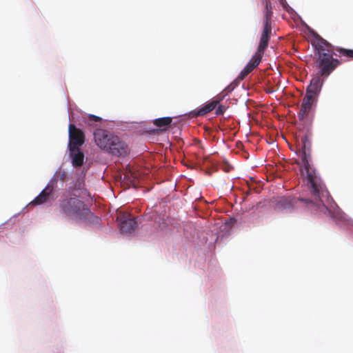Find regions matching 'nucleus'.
Listing matches in <instances>:
<instances>
[{
  "label": "nucleus",
  "mask_w": 353,
  "mask_h": 353,
  "mask_svg": "<svg viewBox=\"0 0 353 353\" xmlns=\"http://www.w3.org/2000/svg\"><path fill=\"white\" fill-rule=\"evenodd\" d=\"M244 182L246 183V185L248 188V190L246 192V194H250L251 190H255L256 187L254 185V184L252 182V183H250L248 182V181H246L245 179H244Z\"/></svg>",
  "instance_id": "21"
},
{
  "label": "nucleus",
  "mask_w": 353,
  "mask_h": 353,
  "mask_svg": "<svg viewBox=\"0 0 353 353\" xmlns=\"http://www.w3.org/2000/svg\"><path fill=\"white\" fill-rule=\"evenodd\" d=\"M70 154L72 157V162L74 166L80 167L83 165L84 160V154L82 152L79 150V148H77V150L70 152Z\"/></svg>",
  "instance_id": "15"
},
{
  "label": "nucleus",
  "mask_w": 353,
  "mask_h": 353,
  "mask_svg": "<svg viewBox=\"0 0 353 353\" xmlns=\"http://www.w3.org/2000/svg\"><path fill=\"white\" fill-rule=\"evenodd\" d=\"M129 178H130L129 174L128 173H125L124 174V179H129Z\"/></svg>",
  "instance_id": "23"
},
{
  "label": "nucleus",
  "mask_w": 353,
  "mask_h": 353,
  "mask_svg": "<svg viewBox=\"0 0 353 353\" xmlns=\"http://www.w3.org/2000/svg\"><path fill=\"white\" fill-rule=\"evenodd\" d=\"M250 180H251L252 181L254 180V179H253L252 177H250Z\"/></svg>",
  "instance_id": "27"
},
{
  "label": "nucleus",
  "mask_w": 353,
  "mask_h": 353,
  "mask_svg": "<svg viewBox=\"0 0 353 353\" xmlns=\"http://www.w3.org/2000/svg\"><path fill=\"white\" fill-rule=\"evenodd\" d=\"M223 169H224V170H225V172H229V171H230V169H229L228 166H227V167H226V166H225V167H224V168H223Z\"/></svg>",
  "instance_id": "24"
},
{
  "label": "nucleus",
  "mask_w": 353,
  "mask_h": 353,
  "mask_svg": "<svg viewBox=\"0 0 353 353\" xmlns=\"http://www.w3.org/2000/svg\"><path fill=\"white\" fill-rule=\"evenodd\" d=\"M243 80V71H241L238 77L234 80L223 91V95H227L228 93L231 92L239 83V81Z\"/></svg>",
  "instance_id": "17"
},
{
  "label": "nucleus",
  "mask_w": 353,
  "mask_h": 353,
  "mask_svg": "<svg viewBox=\"0 0 353 353\" xmlns=\"http://www.w3.org/2000/svg\"><path fill=\"white\" fill-rule=\"evenodd\" d=\"M53 186L47 185L46 187L40 192V194L30 203L34 205H41L47 202L50 196L52 193Z\"/></svg>",
  "instance_id": "11"
},
{
  "label": "nucleus",
  "mask_w": 353,
  "mask_h": 353,
  "mask_svg": "<svg viewBox=\"0 0 353 353\" xmlns=\"http://www.w3.org/2000/svg\"><path fill=\"white\" fill-rule=\"evenodd\" d=\"M290 206H291L290 201L288 199H285V198L281 199L277 204V208L279 209H285V208H290Z\"/></svg>",
  "instance_id": "19"
},
{
  "label": "nucleus",
  "mask_w": 353,
  "mask_h": 353,
  "mask_svg": "<svg viewBox=\"0 0 353 353\" xmlns=\"http://www.w3.org/2000/svg\"><path fill=\"white\" fill-rule=\"evenodd\" d=\"M106 152L116 157H125L130 153V148L125 141L114 135L110 139Z\"/></svg>",
  "instance_id": "5"
},
{
  "label": "nucleus",
  "mask_w": 353,
  "mask_h": 353,
  "mask_svg": "<svg viewBox=\"0 0 353 353\" xmlns=\"http://www.w3.org/2000/svg\"><path fill=\"white\" fill-rule=\"evenodd\" d=\"M322 84V80L319 77L313 78L311 80L310 85L307 88L306 92L317 97L321 90Z\"/></svg>",
  "instance_id": "12"
},
{
  "label": "nucleus",
  "mask_w": 353,
  "mask_h": 353,
  "mask_svg": "<svg viewBox=\"0 0 353 353\" xmlns=\"http://www.w3.org/2000/svg\"><path fill=\"white\" fill-rule=\"evenodd\" d=\"M299 154L301 158L303 169L305 171V179L307 188L310 190L312 199L299 198V200L305 203L306 206L313 212L322 213L333 219H339L340 214L329 209L324 203V199L328 195L325 185L317 175L316 170L310 163L311 158V143L307 134L300 136L298 139Z\"/></svg>",
  "instance_id": "1"
},
{
  "label": "nucleus",
  "mask_w": 353,
  "mask_h": 353,
  "mask_svg": "<svg viewBox=\"0 0 353 353\" xmlns=\"http://www.w3.org/2000/svg\"><path fill=\"white\" fill-rule=\"evenodd\" d=\"M271 2L270 0H263V3Z\"/></svg>",
  "instance_id": "25"
},
{
  "label": "nucleus",
  "mask_w": 353,
  "mask_h": 353,
  "mask_svg": "<svg viewBox=\"0 0 353 353\" xmlns=\"http://www.w3.org/2000/svg\"><path fill=\"white\" fill-rule=\"evenodd\" d=\"M219 103L218 100H214L205 104L194 112V117L203 116L214 110Z\"/></svg>",
  "instance_id": "13"
},
{
  "label": "nucleus",
  "mask_w": 353,
  "mask_h": 353,
  "mask_svg": "<svg viewBox=\"0 0 353 353\" xmlns=\"http://www.w3.org/2000/svg\"><path fill=\"white\" fill-rule=\"evenodd\" d=\"M237 219L234 217H230L228 219L225 220V225L227 228H231L236 223Z\"/></svg>",
  "instance_id": "20"
},
{
  "label": "nucleus",
  "mask_w": 353,
  "mask_h": 353,
  "mask_svg": "<svg viewBox=\"0 0 353 353\" xmlns=\"http://www.w3.org/2000/svg\"><path fill=\"white\" fill-rule=\"evenodd\" d=\"M263 4L265 5V9L263 10L265 20L260 39L270 41L272 34V18L273 16L272 6L271 2L263 3Z\"/></svg>",
  "instance_id": "7"
},
{
  "label": "nucleus",
  "mask_w": 353,
  "mask_h": 353,
  "mask_svg": "<svg viewBox=\"0 0 353 353\" xmlns=\"http://www.w3.org/2000/svg\"><path fill=\"white\" fill-rule=\"evenodd\" d=\"M172 118L166 117L156 119L154 120L153 123L155 126L159 128L160 130H166L171 125Z\"/></svg>",
  "instance_id": "14"
},
{
  "label": "nucleus",
  "mask_w": 353,
  "mask_h": 353,
  "mask_svg": "<svg viewBox=\"0 0 353 353\" xmlns=\"http://www.w3.org/2000/svg\"><path fill=\"white\" fill-rule=\"evenodd\" d=\"M243 158L245 159V158H248V157L245 155V152L244 151V156H243Z\"/></svg>",
  "instance_id": "26"
},
{
  "label": "nucleus",
  "mask_w": 353,
  "mask_h": 353,
  "mask_svg": "<svg viewBox=\"0 0 353 353\" xmlns=\"http://www.w3.org/2000/svg\"><path fill=\"white\" fill-rule=\"evenodd\" d=\"M224 112V108L222 105H220L218 107L217 109H216L215 114L216 115H221Z\"/></svg>",
  "instance_id": "22"
},
{
  "label": "nucleus",
  "mask_w": 353,
  "mask_h": 353,
  "mask_svg": "<svg viewBox=\"0 0 353 353\" xmlns=\"http://www.w3.org/2000/svg\"><path fill=\"white\" fill-rule=\"evenodd\" d=\"M101 121L102 119L101 117L94 114H89L85 122L90 126H94V123H101Z\"/></svg>",
  "instance_id": "18"
},
{
  "label": "nucleus",
  "mask_w": 353,
  "mask_h": 353,
  "mask_svg": "<svg viewBox=\"0 0 353 353\" xmlns=\"http://www.w3.org/2000/svg\"><path fill=\"white\" fill-rule=\"evenodd\" d=\"M93 135L96 144L105 152L110 143V139L114 136L108 131L101 128H97L94 131Z\"/></svg>",
  "instance_id": "8"
},
{
  "label": "nucleus",
  "mask_w": 353,
  "mask_h": 353,
  "mask_svg": "<svg viewBox=\"0 0 353 353\" xmlns=\"http://www.w3.org/2000/svg\"><path fill=\"white\" fill-rule=\"evenodd\" d=\"M316 98L317 97L306 92L303 99L300 111L298 113L299 120L302 121L307 117L312 107L316 103Z\"/></svg>",
  "instance_id": "9"
},
{
  "label": "nucleus",
  "mask_w": 353,
  "mask_h": 353,
  "mask_svg": "<svg viewBox=\"0 0 353 353\" xmlns=\"http://www.w3.org/2000/svg\"><path fill=\"white\" fill-rule=\"evenodd\" d=\"M312 45L314 48V61L319 70V74L327 77L341 64V61L333 57V46L319 34L314 36Z\"/></svg>",
  "instance_id": "2"
},
{
  "label": "nucleus",
  "mask_w": 353,
  "mask_h": 353,
  "mask_svg": "<svg viewBox=\"0 0 353 353\" xmlns=\"http://www.w3.org/2000/svg\"><path fill=\"white\" fill-rule=\"evenodd\" d=\"M334 50L335 51L334 54L336 56L345 57L353 59V50L336 47V48H334Z\"/></svg>",
  "instance_id": "16"
},
{
  "label": "nucleus",
  "mask_w": 353,
  "mask_h": 353,
  "mask_svg": "<svg viewBox=\"0 0 353 353\" xmlns=\"http://www.w3.org/2000/svg\"><path fill=\"white\" fill-rule=\"evenodd\" d=\"M69 132V149L70 152L77 150L79 146L85 142L84 132L74 124L70 123L68 126Z\"/></svg>",
  "instance_id": "6"
},
{
  "label": "nucleus",
  "mask_w": 353,
  "mask_h": 353,
  "mask_svg": "<svg viewBox=\"0 0 353 353\" xmlns=\"http://www.w3.org/2000/svg\"><path fill=\"white\" fill-rule=\"evenodd\" d=\"M119 218L120 219V230L123 233L131 234L134 231L137 226L134 218L125 214L120 215Z\"/></svg>",
  "instance_id": "10"
},
{
  "label": "nucleus",
  "mask_w": 353,
  "mask_h": 353,
  "mask_svg": "<svg viewBox=\"0 0 353 353\" xmlns=\"http://www.w3.org/2000/svg\"><path fill=\"white\" fill-rule=\"evenodd\" d=\"M269 41H270L260 39L256 52L244 67V77L251 73L260 64L265 51L268 46Z\"/></svg>",
  "instance_id": "4"
},
{
  "label": "nucleus",
  "mask_w": 353,
  "mask_h": 353,
  "mask_svg": "<svg viewBox=\"0 0 353 353\" xmlns=\"http://www.w3.org/2000/svg\"><path fill=\"white\" fill-rule=\"evenodd\" d=\"M59 209L61 214L71 219L85 221L92 216L84 201L70 191L61 196Z\"/></svg>",
  "instance_id": "3"
}]
</instances>
